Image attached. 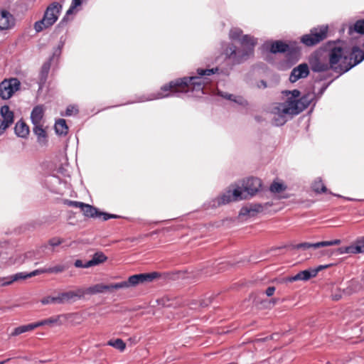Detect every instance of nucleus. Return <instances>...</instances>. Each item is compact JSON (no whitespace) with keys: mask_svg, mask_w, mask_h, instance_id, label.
Instances as JSON below:
<instances>
[{"mask_svg":"<svg viewBox=\"0 0 364 364\" xmlns=\"http://www.w3.org/2000/svg\"><path fill=\"white\" fill-rule=\"evenodd\" d=\"M269 51L272 53H285L288 60H297L300 48L295 42L287 43L282 41H275L270 43Z\"/></svg>","mask_w":364,"mask_h":364,"instance_id":"7","label":"nucleus"},{"mask_svg":"<svg viewBox=\"0 0 364 364\" xmlns=\"http://www.w3.org/2000/svg\"><path fill=\"white\" fill-rule=\"evenodd\" d=\"M66 269L65 265L58 264L52 267L47 268L48 273H60Z\"/></svg>","mask_w":364,"mask_h":364,"instance_id":"40","label":"nucleus"},{"mask_svg":"<svg viewBox=\"0 0 364 364\" xmlns=\"http://www.w3.org/2000/svg\"><path fill=\"white\" fill-rule=\"evenodd\" d=\"M15 133L18 136L24 138L29 134V128L23 121H18L15 125Z\"/></svg>","mask_w":364,"mask_h":364,"instance_id":"28","label":"nucleus"},{"mask_svg":"<svg viewBox=\"0 0 364 364\" xmlns=\"http://www.w3.org/2000/svg\"><path fill=\"white\" fill-rule=\"evenodd\" d=\"M327 53L330 68L334 73L341 75L352 68L348 50L341 46L330 42Z\"/></svg>","mask_w":364,"mask_h":364,"instance_id":"5","label":"nucleus"},{"mask_svg":"<svg viewBox=\"0 0 364 364\" xmlns=\"http://www.w3.org/2000/svg\"><path fill=\"white\" fill-rule=\"evenodd\" d=\"M332 298L333 300L338 301L341 298V294H333Z\"/></svg>","mask_w":364,"mask_h":364,"instance_id":"56","label":"nucleus"},{"mask_svg":"<svg viewBox=\"0 0 364 364\" xmlns=\"http://www.w3.org/2000/svg\"><path fill=\"white\" fill-rule=\"evenodd\" d=\"M82 202L80 201H75V200H70L68 199H65L63 200V204L69 206V207H74V208H81L82 205Z\"/></svg>","mask_w":364,"mask_h":364,"instance_id":"41","label":"nucleus"},{"mask_svg":"<svg viewBox=\"0 0 364 364\" xmlns=\"http://www.w3.org/2000/svg\"><path fill=\"white\" fill-rule=\"evenodd\" d=\"M64 46V42L60 41L58 47L55 48L53 50V55L48 60H50V62H52L54 60L55 58L57 60L59 58L60 55H61L62 49Z\"/></svg>","mask_w":364,"mask_h":364,"instance_id":"36","label":"nucleus"},{"mask_svg":"<svg viewBox=\"0 0 364 364\" xmlns=\"http://www.w3.org/2000/svg\"><path fill=\"white\" fill-rule=\"evenodd\" d=\"M331 265L332 264L319 265L316 268L313 269L312 271H313L314 276L316 277L317 275V274L318 273V272H320L321 270L328 268V267H331Z\"/></svg>","mask_w":364,"mask_h":364,"instance_id":"47","label":"nucleus"},{"mask_svg":"<svg viewBox=\"0 0 364 364\" xmlns=\"http://www.w3.org/2000/svg\"><path fill=\"white\" fill-rule=\"evenodd\" d=\"M51 62L50 60H47L45 62L41 69L40 75H39V84L41 87L43 84L46 83L48 75L50 69Z\"/></svg>","mask_w":364,"mask_h":364,"instance_id":"27","label":"nucleus"},{"mask_svg":"<svg viewBox=\"0 0 364 364\" xmlns=\"http://www.w3.org/2000/svg\"><path fill=\"white\" fill-rule=\"evenodd\" d=\"M309 65L312 71L316 73L325 72L331 70L328 56L321 53H314L309 57Z\"/></svg>","mask_w":364,"mask_h":364,"instance_id":"11","label":"nucleus"},{"mask_svg":"<svg viewBox=\"0 0 364 364\" xmlns=\"http://www.w3.org/2000/svg\"><path fill=\"white\" fill-rule=\"evenodd\" d=\"M263 206L259 203L250 204L242 207L240 211V215L251 217L255 216L257 213L262 212Z\"/></svg>","mask_w":364,"mask_h":364,"instance_id":"18","label":"nucleus"},{"mask_svg":"<svg viewBox=\"0 0 364 364\" xmlns=\"http://www.w3.org/2000/svg\"><path fill=\"white\" fill-rule=\"evenodd\" d=\"M63 242V240L59 237H53L49 240L48 244L52 247H57Z\"/></svg>","mask_w":364,"mask_h":364,"instance_id":"43","label":"nucleus"},{"mask_svg":"<svg viewBox=\"0 0 364 364\" xmlns=\"http://www.w3.org/2000/svg\"><path fill=\"white\" fill-rule=\"evenodd\" d=\"M328 26H319L312 28L309 33L303 35L300 41L307 47L314 46L324 41L328 37Z\"/></svg>","mask_w":364,"mask_h":364,"instance_id":"9","label":"nucleus"},{"mask_svg":"<svg viewBox=\"0 0 364 364\" xmlns=\"http://www.w3.org/2000/svg\"><path fill=\"white\" fill-rule=\"evenodd\" d=\"M218 68L197 70L198 76L184 77L171 81L161 87V98L170 94L186 93L193 90H203V87L210 83L208 76L215 74Z\"/></svg>","mask_w":364,"mask_h":364,"instance_id":"1","label":"nucleus"},{"mask_svg":"<svg viewBox=\"0 0 364 364\" xmlns=\"http://www.w3.org/2000/svg\"><path fill=\"white\" fill-rule=\"evenodd\" d=\"M347 250V247H341L338 249V252L339 254H348V252Z\"/></svg>","mask_w":364,"mask_h":364,"instance_id":"53","label":"nucleus"},{"mask_svg":"<svg viewBox=\"0 0 364 364\" xmlns=\"http://www.w3.org/2000/svg\"><path fill=\"white\" fill-rule=\"evenodd\" d=\"M315 277L312 269H306L299 272L296 275L293 277H289L285 279L286 282H293L295 281L302 280V281H308L311 278Z\"/></svg>","mask_w":364,"mask_h":364,"instance_id":"21","label":"nucleus"},{"mask_svg":"<svg viewBox=\"0 0 364 364\" xmlns=\"http://www.w3.org/2000/svg\"><path fill=\"white\" fill-rule=\"evenodd\" d=\"M170 274L168 273H163L160 274L161 279H168Z\"/></svg>","mask_w":364,"mask_h":364,"instance_id":"55","label":"nucleus"},{"mask_svg":"<svg viewBox=\"0 0 364 364\" xmlns=\"http://www.w3.org/2000/svg\"><path fill=\"white\" fill-rule=\"evenodd\" d=\"M86 265V262L85 263H83L82 260L80 259H77L75 260V266L76 267H78V268H89L90 267H87V266H85Z\"/></svg>","mask_w":364,"mask_h":364,"instance_id":"49","label":"nucleus"},{"mask_svg":"<svg viewBox=\"0 0 364 364\" xmlns=\"http://www.w3.org/2000/svg\"><path fill=\"white\" fill-rule=\"evenodd\" d=\"M161 304H162L163 306H166V304L163 301H161Z\"/></svg>","mask_w":364,"mask_h":364,"instance_id":"61","label":"nucleus"},{"mask_svg":"<svg viewBox=\"0 0 364 364\" xmlns=\"http://www.w3.org/2000/svg\"><path fill=\"white\" fill-rule=\"evenodd\" d=\"M43 273H48L47 268L36 269L30 273L18 272L8 277H0V287L8 286L14 282L31 278Z\"/></svg>","mask_w":364,"mask_h":364,"instance_id":"12","label":"nucleus"},{"mask_svg":"<svg viewBox=\"0 0 364 364\" xmlns=\"http://www.w3.org/2000/svg\"><path fill=\"white\" fill-rule=\"evenodd\" d=\"M352 29L358 33L364 34V20L357 21L354 23L353 27L350 28V33L352 32Z\"/></svg>","mask_w":364,"mask_h":364,"instance_id":"35","label":"nucleus"},{"mask_svg":"<svg viewBox=\"0 0 364 364\" xmlns=\"http://www.w3.org/2000/svg\"><path fill=\"white\" fill-rule=\"evenodd\" d=\"M224 98L232 100V101H236V96L232 95V94H225L222 95Z\"/></svg>","mask_w":364,"mask_h":364,"instance_id":"52","label":"nucleus"},{"mask_svg":"<svg viewBox=\"0 0 364 364\" xmlns=\"http://www.w3.org/2000/svg\"><path fill=\"white\" fill-rule=\"evenodd\" d=\"M240 43L242 49H237L234 44H228L224 50L225 57L234 65L245 62L253 54L257 40L251 36L244 35L240 40Z\"/></svg>","mask_w":364,"mask_h":364,"instance_id":"4","label":"nucleus"},{"mask_svg":"<svg viewBox=\"0 0 364 364\" xmlns=\"http://www.w3.org/2000/svg\"><path fill=\"white\" fill-rule=\"evenodd\" d=\"M235 102L240 104V105H244L245 103V100L241 97H236V101H235Z\"/></svg>","mask_w":364,"mask_h":364,"instance_id":"54","label":"nucleus"},{"mask_svg":"<svg viewBox=\"0 0 364 364\" xmlns=\"http://www.w3.org/2000/svg\"><path fill=\"white\" fill-rule=\"evenodd\" d=\"M178 274H173L172 276L173 277H176Z\"/></svg>","mask_w":364,"mask_h":364,"instance_id":"62","label":"nucleus"},{"mask_svg":"<svg viewBox=\"0 0 364 364\" xmlns=\"http://www.w3.org/2000/svg\"><path fill=\"white\" fill-rule=\"evenodd\" d=\"M153 98H151V100H152ZM149 99L147 98H145L144 97H142L138 102H144L146 100H148Z\"/></svg>","mask_w":364,"mask_h":364,"instance_id":"59","label":"nucleus"},{"mask_svg":"<svg viewBox=\"0 0 364 364\" xmlns=\"http://www.w3.org/2000/svg\"><path fill=\"white\" fill-rule=\"evenodd\" d=\"M35 328H36V326H35L34 323H29L27 325L20 326L14 329V331L11 333V336H17L21 333L33 331Z\"/></svg>","mask_w":364,"mask_h":364,"instance_id":"30","label":"nucleus"},{"mask_svg":"<svg viewBox=\"0 0 364 364\" xmlns=\"http://www.w3.org/2000/svg\"><path fill=\"white\" fill-rule=\"evenodd\" d=\"M309 75V68L306 63H301L293 68L289 76V81L295 82L299 79L305 78Z\"/></svg>","mask_w":364,"mask_h":364,"instance_id":"16","label":"nucleus"},{"mask_svg":"<svg viewBox=\"0 0 364 364\" xmlns=\"http://www.w3.org/2000/svg\"><path fill=\"white\" fill-rule=\"evenodd\" d=\"M62 10V5L58 2L51 3L46 9L42 19L35 22L34 29L40 33L44 29L51 27L58 21Z\"/></svg>","mask_w":364,"mask_h":364,"instance_id":"6","label":"nucleus"},{"mask_svg":"<svg viewBox=\"0 0 364 364\" xmlns=\"http://www.w3.org/2000/svg\"><path fill=\"white\" fill-rule=\"evenodd\" d=\"M242 31L238 28H233L230 31L229 36L232 40L239 41L242 38Z\"/></svg>","mask_w":364,"mask_h":364,"instance_id":"37","label":"nucleus"},{"mask_svg":"<svg viewBox=\"0 0 364 364\" xmlns=\"http://www.w3.org/2000/svg\"><path fill=\"white\" fill-rule=\"evenodd\" d=\"M74 112L77 113V109L74 106L70 105L66 109L65 115L66 116H70Z\"/></svg>","mask_w":364,"mask_h":364,"instance_id":"46","label":"nucleus"},{"mask_svg":"<svg viewBox=\"0 0 364 364\" xmlns=\"http://www.w3.org/2000/svg\"><path fill=\"white\" fill-rule=\"evenodd\" d=\"M32 254H33V253H32V252H27V253L26 254V257H27V258H31V256H32Z\"/></svg>","mask_w":364,"mask_h":364,"instance_id":"58","label":"nucleus"},{"mask_svg":"<svg viewBox=\"0 0 364 364\" xmlns=\"http://www.w3.org/2000/svg\"><path fill=\"white\" fill-rule=\"evenodd\" d=\"M114 289H118V288L114 287V284L109 285H104L102 284H95L92 287H90L87 289H84L85 295V294H95L98 293H102L105 291H112Z\"/></svg>","mask_w":364,"mask_h":364,"instance_id":"19","label":"nucleus"},{"mask_svg":"<svg viewBox=\"0 0 364 364\" xmlns=\"http://www.w3.org/2000/svg\"><path fill=\"white\" fill-rule=\"evenodd\" d=\"M346 251L348 252V254L352 255L361 253V249L359 245H357L355 241L351 245L347 246Z\"/></svg>","mask_w":364,"mask_h":364,"instance_id":"38","label":"nucleus"},{"mask_svg":"<svg viewBox=\"0 0 364 364\" xmlns=\"http://www.w3.org/2000/svg\"><path fill=\"white\" fill-rule=\"evenodd\" d=\"M107 345L119 350L120 352H123L126 348V343L121 338L109 340Z\"/></svg>","mask_w":364,"mask_h":364,"instance_id":"32","label":"nucleus"},{"mask_svg":"<svg viewBox=\"0 0 364 364\" xmlns=\"http://www.w3.org/2000/svg\"><path fill=\"white\" fill-rule=\"evenodd\" d=\"M83 0H72L71 5L73 8H77L82 4Z\"/></svg>","mask_w":364,"mask_h":364,"instance_id":"51","label":"nucleus"},{"mask_svg":"<svg viewBox=\"0 0 364 364\" xmlns=\"http://www.w3.org/2000/svg\"><path fill=\"white\" fill-rule=\"evenodd\" d=\"M355 242H356L357 245H359V247H360L361 253L364 252V237L358 238L355 240Z\"/></svg>","mask_w":364,"mask_h":364,"instance_id":"48","label":"nucleus"},{"mask_svg":"<svg viewBox=\"0 0 364 364\" xmlns=\"http://www.w3.org/2000/svg\"><path fill=\"white\" fill-rule=\"evenodd\" d=\"M107 259V257L102 252H97L93 255L92 258L86 262L85 266L90 267L96 266L105 262Z\"/></svg>","mask_w":364,"mask_h":364,"instance_id":"25","label":"nucleus"},{"mask_svg":"<svg viewBox=\"0 0 364 364\" xmlns=\"http://www.w3.org/2000/svg\"><path fill=\"white\" fill-rule=\"evenodd\" d=\"M0 113L3 119H0V136L14 123V114L8 105L1 107Z\"/></svg>","mask_w":364,"mask_h":364,"instance_id":"13","label":"nucleus"},{"mask_svg":"<svg viewBox=\"0 0 364 364\" xmlns=\"http://www.w3.org/2000/svg\"><path fill=\"white\" fill-rule=\"evenodd\" d=\"M158 277H159V273L157 272L134 274L129 277L126 281L115 283L114 287L118 289L134 287L139 284L151 282Z\"/></svg>","mask_w":364,"mask_h":364,"instance_id":"8","label":"nucleus"},{"mask_svg":"<svg viewBox=\"0 0 364 364\" xmlns=\"http://www.w3.org/2000/svg\"><path fill=\"white\" fill-rule=\"evenodd\" d=\"M312 190L316 193H329L332 194L331 191H328L326 186L320 178L316 179L311 186Z\"/></svg>","mask_w":364,"mask_h":364,"instance_id":"29","label":"nucleus"},{"mask_svg":"<svg viewBox=\"0 0 364 364\" xmlns=\"http://www.w3.org/2000/svg\"><path fill=\"white\" fill-rule=\"evenodd\" d=\"M44 109L42 105L33 107L31 113V119L33 125L39 124L43 117Z\"/></svg>","mask_w":364,"mask_h":364,"instance_id":"23","label":"nucleus"},{"mask_svg":"<svg viewBox=\"0 0 364 364\" xmlns=\"http://www.w3.org/2000/svg\"><path fill=\"white\" fill-rule=\"evenodd\" d=\"M15 25V18L13 15L6 9L0 11V31L8 30Z\"/></svg>","mask_w":364,"mask_h":364,"instance_id":"17","label":"nucleus"},{"mask_svg":"<svg viewBox=\"0 0 364 364\" xmlns=\"http://www.w3.org/2000/svg\"><path fill=\"white\" fill-rule=\"evenodd\" d=\"M309 100L306 96L299 100H286L283 103H278L272 107V112L275 115L274 124L277 126L282 125L286 122L287 114L295 115L304 110L309 105Z\"/></svg>","mask_w":364,"mask_h":364,"instance_id":"3","label":"nucleus"},{"mask_svg":"<svg viewBox=\"0 0 364 364\" xmlns=\"http://www.w3.org/2000/svg\"><path fill=\"white\" fill-rule=\"evenodd\" d=\"M81 210L83 213V215L87 218H97L100 217V211L95 207L85 203H82L81 207Z\"/></svg>","mask_w":364,"mask_h":364,"instance_id":"24","label":"nucleus"},{"mask_svg":"<svg viewBox=\"0 0 364 364\" xmlns=\"http://www.w3.org/2000/svg\"><path fill=\"white\" fill-rule=\"evenodd\" d=\"M33 132L37 136L38 142L46 144L47 142V134L41 124L33 125Z\"/></svg>","mask_w":364,"mask_h":364,"instance_id":"26","label":"nucleus"},{"mask_svg":"<svg viewBox=\"0 0 364 364\" xmlns=\"http://www.w3.org/2000/svg\"><path fill=\"white\" fill-rule=\"evenodd\" d=\"M363 46H364V43H363Z\"/></svg>","mask_w":364,"mask_h":364,"instance_id":"63","label":"nucleus"},{"mask_svg":"<svg viewBox=\"0 0 364 364\" xmlns=\"http://www.w3.org/2000/svg\"><path fill=\"white\" fill-rule=\"evenodd\" d=\"M341 244V240L338 239L331 240V241H322L318 242L316 243H310V242H302L297 244L294 246V249H303V250H307L309 248H320L323 247H327V246H333V245H338Z\"/></svg>","mask_w":364,"mask_h":364,"instance_id":"15","label":"nucleus"},{"mask_svg":"<svg viewBox=\"0 0 364 364\" xmlns=\"http://www.w3.org/2000/svg\"><path fill=\"white\" fill-rule=\"evenodd\" d=\"M55 130L58 135H66L68 132V127L66 122L63 119H59L55 124Z\"/></svg>","mask_w":364,"mask_h":364,"instance_id":"31","label":"nucleus"},{"mask_svg":"<svg viewBox=\"0 0 364 364\" xmlns=\"http://www.w3.org/2000/svg\"><path fill=\"white\" fill-rule=\"evenodd\" d=\"M348 59L350 60L352 68L364 60V52L358 47L355 46L351 51H348Z\"/></svg>","mask_w":364,"mask_h":364,"instance_id":"20","label":"nucleus"},{"mask_svg":"<svg viewBox=\"0 0 364 364\" xmlns=\"http://www.w3.org/2000/svg\"><path fill=\"white\" fill-rule=\"evenodd\" d=\"M4 253H0V260L1 261L2 263L8 266L14 264L16 263V260L13 259L12 257H9L7 259L4 257Z\"/></svg>","mask_w":364,"mask_h":364,"instance_id":"42","label":"nucleus"},{"mask_svg":"<svg viewBox=\"0 0 364 364\" xmlns=\"http://www.w3.org/2000/svg\"><path fill=\"white\" fill-rule=\"evenodd\" d=\"M61 304L75 301L85 296V291L82 288H77L74 291H68L59 294Z\"/></svg>","mask_w":364,"mask_h":364,"instance_id":"14","label":"nucleus"},{"mask_svg":"<svg viewBox=\"0 0 364 364\" xmlns=\"http://www.w3.org/2000/svg\"><path fill=\"white\" fill-rule=\"evenodd\" d=\"M102 216V219L103 220L106 221L109 219H111V218H119V215H114V214H109V213H104V212H101L100 211V217Z\"/></svg>","mask_w":364,"mask_h":364,"instance_id":"44","label":"nucleus"},{"mask_svg":"<svg viewBox=\"0 0 364 364\" xmlns=\"http://www.w3.org/2000/svg\"><path fill=\"white\" fill-rule=\"evenodd\" d=\"M62 315H57L54 316H51L50 318L35 322L36 328L43 326H60L62 322L60 321V318Z\"/></svg>","mask_w":364,"mask_h":364,"instance_id":"22","label":"nucleus"},{"mask_svg":"<svg viewBox=\"0 0 364 364\" xmlns=\"http://www.w3.org/2000/svg\"><path fill=\"white\" fill-rule=\"evenodd\" d=\"M289 94H291V97H288L287 100H298L297 98L300 96V92L298 90H294L292 91H289Z\"/></svg>","mask_w":364,"mask_h":364,"instance_id":"45","label":"nucleus"},{"mask_svg":"<svg viewBox=\"0 0 364 364\" xmlns=\"http://www.w3.org/2000/svg\"><path fill=\"white\" fill-rule=\"evenodd\" d=\"M41 303L43 305H47L50 304H61L59 294L56 296H46L41 300Z\"/></svg>","mask_w":364,"mask_h":364,"instance_id":"33","label":"nucleus"},{"mask_svg":"<svg viewBox=\"0 0 364 364\" xmlns=\"http://www.w3.org/2000/svg\"><path fill=\"white\" fill-rule=\"evenodd\" d=\"M21 82L17 78L5 79L0 83V97L9 100L20 89Z\"/></svg>","mask_w":364,"mask_h":364,"instance_id":"10","label":"nucleus"},{"mask_svg":"<svg viewBox=\"0 0 364 364\" xmlns=\"http://www.w3.org/2000/svg\"><path fill=\"white\" fill-rule=\"evenodd\" d=\"M242 188L236 187L233 190H228L218 198V205H225L232 201L247 199L248 196H255L262 186L260 179L255 177L248 178L242 181Z\"/></svg>","mask_w":364,"mask_h":364,"instance_id":"2","label":"nucleus"},{"mask_svg":"<svg viewBox=\"0 0 364 364\" xmlns=\"http://www.w3.org/2000/svg\"><path fill=\"white\" fill-rule=\"evenodd\" d=\"M274 291H275V287H269L266 291H265V294L267 296H272L274 294Z\"/></svg>","mask_w":364,"mask_h":364,"instance_id":"50","label":"nucleus"},{"mask_svg":"<svg viewBox=\"0 0 364 364\" xmlns=\"http://www.w3.org/2000/svg\"><path fill=\"white\" fill-rule=\"evenodd\" d=\"M286 188H287V186H284L283 183L276 182V181H274L269 187V190L272 193H281V192L285 191Z\"/></svg>","mask_w":364,"mask_h":364,"instance_id":"34","label":"nucleus"},{"mask_svg":"<svg viewBox=\"0 0 364 364\" xmlns=\"http://www.w3.org/2000/svg\"><path fill=\"white\" fill-rule=\"evenodd\" d=\"M75 9V8H73L72 6H70L68 10L66 11L65 16L62 18V20L60 21L59 24L58 25V27L63 26L64 25H65L67 23V22L68 21V16L73 14Z\"/></svg>","mask_w":364,"mask_h":364,"instance_id":"39","label":"nucleus"},{"mask_svg":"<svg viewBox=\"0 0 364 364\" xmlns=\"http://www.w3.org/2000/svg\"><path fill=\"white\" fill-rule=\"evenodd\" d=\"M11 358H9L3 361H1L0 362V364H4V363H6L7 362H9Z\"/></svg>","mask_w":364,"mask_h":364,"instance_id":"57","label":"nucleus"},{"mask_svg":"<svg viewBox=\"0 0 364 364\" xmlns=\"http://www.w3.org/2000/svg\"><path fill=\"white\" fill-rule=\"evenodd\" d=\"M261 84L263 85L264 87H267V83L264 80H262L261 82Z\"/></svg>","mask_w":364,"mask_h":364,"instance_id":"60","label":"nucleus"}]
</instances>
